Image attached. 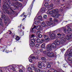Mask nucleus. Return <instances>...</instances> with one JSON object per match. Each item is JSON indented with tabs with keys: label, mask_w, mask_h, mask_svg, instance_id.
I'll use <instances>...</instances> for the list:
<instances>
[{
	"label": "nucleus",
	"mask_w": 72,
	"mask_h": 72,
	"mask_svg": "<svg viewBox=\"0 0 72 72\" xmlns=\"http://www.w3.org/2000/svg\"><path fill=\"white\" fill-rule=\"evenodd\" d=\"M4 2V4L3 5V7L8 14L10 13V12L8 10V8H10V11L11 13L14 14V11L13 10V9L15 10V9L13 8H12V7L10 6H14V8H18V7L17 6V5H18L19 6H22V4L17 1L15 2V3H12L13 4L10 0H5Z\"/></svg>",
	"instance_id": "obj_1"
},
{
	"label": "nucleus",
	"mask_w": 72,
	"mask_h": 72,
	"mask_svg": "<svg viewBox=\"0 0 72 72\" xmlns=\"http://www.w3.org/2000/svg\"><path fill=\"white\" fill-rule=\"evenodd\" d=\"M0 13H1L2 15H1V17L0 18V25L2 26L3 27V17L4 19V21L5 23H7V21L6 20V16L3 13V11H0Z\"/></svg>",
	"instance_id": "obj_2"
},
{
	"label": "nucleus",
	"mask_w": 72,
	"mask_h": 72,
	"mask_svg": "<svg viewBox=\"0 0 72 72\" xmlns=\"http://www.w3.org/2000/svg\"><path fill=\"white\" fill-rule=\"evenodd\" d=\"M57 45L55 43H52L51 44H49L47 46V50L49 51H51L52 50V48L56 49Z\"/></svg>",
	"instance_id": "obj_3"
},
{
	"label": "nucleus",
	"mask_w": 72,
	"mask_h": 72,
	"mask_svg": "<svg viewBox=\"0 0 72 72\" xmlns=\"http://www.w3.org/2000/svg\"><path fill=\"white\" fill-rule=\"evenodd\" d=\"M57 35L58 36V38L60 39H61V40H62L63 42L66 43V39L64 38V36H65V34H60V33H58L57 34Z\"/></svg>",
	"instance_id": "obj_4"
},
{
	"label": "nucleus",
	"mask_w": 72,
	"mask_h": 72,
	"mask_svg": "<svg viewBox=\"0 0 72 72\" xmlns=\"http://www.w3.org/2000/svg\"><path fill=\"white\" fill-rule=\"evenodd\" d=\"M7 46L5 45H4L1 48V51H3V52H4V51H5L8 53H9V52H10V51H6V49H7Z\"/></svg>",
	"instance_id": "obj_5"
},
{
	"label": "nucleus",
	"mask_w": 72,
	"mask_h": 72,
	"mask_svg": "<svg viewBox=\"0 0 72 72\" xmlns=\"http://www.w3.org/2000/svg\"><path fill=\"white\" fill-rule=\"evenodd\" d=\"M55 42L57 45H59L60 44H64V43H65L62 40H55Z\"/></svg>",
	"instance_id": "obj_6"
},
{
	"label": "nucleus",
	"mask_w": 72,
	"mask_h": 72,
	"mask_svg": "<svg viewBox=\"0 0 72 72\" xmlns=\"http://www.w3.org/2000/svg\"><path fill=\"white\" fill-rule=\"evenodd\" d=\"M58 9H55L51 11H50L49 14H52L53 13H58Z\"/></svg>",
	"instance_id": "obj_7"
},
{
	"label": "nucleus",
	"mask_w": 72,
	"mask_h": 72,
	"mask_svg": "<svg viewBox=\"0 0 72 72\" xmlns=\"http://www.w3.org/2000/svg\"><path fill=\"white\" fill-rule=\"evenodd\" d=\"M47 55L48 57H51V58H52L53 57H54V53L51 52V53H47Z\"/></svg>",
	"instance_id": "obj_8"
},
{
	"label": "nucleus",
	"mask_w": 72,
	"mask_h": 72,
	"mask_svg": "<svg viewBox=\"0 0 72 72\" xmlns=\"http://www.w3.org/2000/svg\"><path fill=\"white\" fill-rule=\"evenodd\" d=\"M44 37L45 40H46L47 41H49L50 40V38H49L48 35H44Z\"/></svg>",
	"instance_id": "obj_9"
},
{
	"label": "nucleus",
	"mask_w": 72,
	"mask_h": 72,
	"mask_svg": "<svg viewBox=\"0 0 72 72\" xmlns=\"http://www.w3.org/2000/svg\"><path fill=\"white\" fill-rule=\"evenodd\" d=\"M54 6V5L53 4L49 5L48 6V10H51L53 9V6Z\"/></svg>",
	"instance_id": "obj_10"
},
{
	"label": "nucleus",
	"mask_w": 72,
	"mask_h": 72,
	"mask_svg": "<svg viewBox=\"0 0 72 72\" xmlns=\"http://www.w3.org/2000/svg\"><path fill=\"white\" fill-rule=\"evenodd\" d=\"M65 38L66 39L69 40L71 38H72V34H71L69 36H68V35L66 36L65 37Z\"/></svg>",
	"instance_id": "obj_11"
},
{
	"label": "nucleus",
	"mask_w": 72,
	"mask_h": 72,
	"mask_svg": "<svg viewBox=\"0 0 72 72\" xmlns=\"http://www.w3.org/2000/svg\"><path fill=\"white\" fill-rule=\"evenodd\" d=\"M71 29L70 28H69L68 30L64 29V32L65 33H68L69 32V31H70Z\"/></svg>",
	"instance_id": "obj_12"
},
{
	"label": "nucleus",
	"mask_w": 72,
	"mask_h": 72,
	"mask_svg": "<svg viewBox=\"0 0 72 72\" xmlns=\"http://www.w3.org/2000/svg\"><path fill=\"white\" fill-rule=\"evenodd\" d=\"M45 10H46V9H45V8L44 7H43L42 8L40 9V12L41 13H44L45 12Z\"/></svg>",
	"instance_id": "obj_13"
},
{
	"label": "nucleus",
	"mask_w": 72,
	"mask_h": 72,
	"mask_svg": "<svg viewBox=\"0 0 72 72\" xmlns=\"http://www.w3.org/2000/svg\"><path fill=\"white\" fill-rule=\"evenodd\" d=\"M55 37V35L54 33H52L51 34V39H54Z\"/></svg>",
	"instance_id": "obj_14"
},
{
	"label": "nucleus",
	"mask_w": 72,
	"mask_h": 72,
	"mask_svg": "<svg viewBox=\"0 0 72 72\" xmlns=\"http://www.w3.org/2000/svg\"><path fill=\"white\" fill-rule=\"evenodd\" d=\"M46 24L48 26H51L53 24V23L52 22H50L48 21H47L46 22Z\"/></svg>",
	"instance_id": "obj_15"
},
{
	"label": "nucleus",
	"mask_w": 72,
	"mask_h": 72,
	"mask_svg": "<svg viewBox=\"0 0 72 72\" xmlns=\"http://www.w3.org/2000/svg\"><path fill=\"white\" fill-rule=\"evenodd\" d=\"M41 25L42 27H48V25L47 24H45L44 22H42Z\"/></svg>",
	"instance_id": "obj_16"
},
{
	"label": "nucleus",
	"mask_w": 72,
	"mask_h": 72,
	"mask_svg": "<svg viewBox=\"0 0 72 72\" xmlns=\"http://www.w3.org/2000/svg\"><path fill=\"white\" fill-rule=\"evenodd\" d=\"M35 64H33L31 65V69L32 70H34L35 69Z\"/></svg>",
	"instance_id": "obj_17"
},
{
	"label": "nucleus",
	"mask_w": 72,
	"mask_h": 72,
	"mask_svg": "<svg viewBox=\"0 0 72 72\" xmlns=\"http://www.w3.org/2000/svg\"><path fill=\"white\" fill-rule=\"evenodd\" d=\"M42 17H41V16H39L37 17V18L38 19L40 20V22H41V21H42V22H43V21H44V20H41V19H42Z\"/></svg>",
	"instance_id": "obj_18"
},
{
	"label": "nucleus",
	"mask_w": 72,
	"mask_h": 72,
	"mask_svg": "<svg viewBox=\"0 0 72 72\" xmlns=\"http://www.w3.org/2000/svg\"><path fill=\"white\" fill-rule=\"evenodd\" d=\"M35 72H41V70L39 69L36 68L35 70Z\"/></svg>",
	"instance_id": "obj_19"
},
{
	"label": "nucleus",
	"mask_w": 72,
	"mask_h": 72,
	"mask_svg": "<svg viewBox=\"0 0 72 72\" xmlns=\"http://www.w3.org/2000/svg\"><path fill=\"white\" fill-rule=\"evenodd\" d=\"M38 27L39 30H42L43 29V28L40 25L38 26Z\"/></svg>",
	"instance_id": "obj_20"
},
{
	"label": "nucleus",
	"mask_w": 72,
	"mask_h": 72,
	"mask_svg": "<svg viewBox=\"0 0 72 72\" xmlns=\"http://www.w3.org/2000/svg\"><path fill=\"white\" fill-rule=\"evenodd\" d=\"M45 43H43L41 45V48H44V49L45 48Z\"/></svg>",
	"instance_id": "obj_21"
},
{
	"label": "nucleus",
	"mask_w": 72,
	"mask_h": 72,
	"mask_svg": "<svg viewBox=\"0 0 72 72\" xmlns=\"http://www.w3.org/2000/svg\"><path fill=\"white\" fill-rule=\"evenodd\" d=\"M68 55L69 56H70V55H72V49L70 50V53H68Z\"/></svg>",
	"instance_id": "obj_22"
},
{
	"label": "nucleus",
	"mask_w": 72,
	"mask_h": 72,
	"mask_svg": "<svg viewBox=\"0 0 72 72\" xmlns=\"http://www.w3.org/2000/svg\"><path fill=\"white\" fill-rule=\"evenodd\" d=\"M68 60H69V61H71V60H72V56H70L68 57Z\"/></svg>",
	"instance_id": "obj_23"
},
{
	"label": "nucleus",
	"mask_w": 72,
	"mask_h": 72,
	"mask_svg": "<svg viewBox=\"0 0 72 72\" xmlns=\"http://www.w3.org/2000/svg\"><path fill=\"white\" fill-rule=\"evenodd\" d=\"M15 39L17 41H18V40H20V38H19V37L18 36H16Z\"/></svg>",
	"instance_id": "obj_24"
},
{
	"label": "nucleus",
	"mask_w": 72,
	"mask_h": 72,
	"mask_svg": "<svg viewBox=\"0 0 72 72\" xmlns=\"http://www.w3.org/2000/svg\"><path fill=\"white\" fill-rule=\"evenodd\" d=\"M41 59L43 61H46V58L45 57H41Z\"/></svg>",
	"instance_id": "obj_25"
},
{
	"label": "nucleus",
	"mask_w": 72,
	"mask_h": 72,
	"mask_svg": "<svg viewBox=\"0 0 72 72\" xmlns=\"http://www.w3.org/2000/svg\"><path fill=\"white\" fill-rule=\"evenodd\" d=\"M39 23H41V22L40 21H36L35 22V24H38Z\"/></svg>",
	"instance_id": "obj_26"
},
{
	"label": "nucleus",
	"mask_w": 72,
	"mask_h": 72,
	"mask_svg": "<svg viewBox=\"0 0 72 72\" xmlns=\"http://www.w3.org/2000/svg\"><path fill=\"white\" fill-rule=\"evenodd\" d=\"M30 58L31 59H35V57L33 55H31Z\"/></svg>",
	"instance_id": "obj_27"
},
{
	"label": "nucleus",
	"mask_w": 72,
	"mask_h": 72,
	"mask_svg": "<svg viewBox=\"0 0 72 72\" xmlns=\"http://www.w3.org/2000/svg\"><path fill=\"white\" fill-rule=\"evenodd\" d=\"M59 16V14H56L54 16V18H58Z\"/></svg>",
	"instance_id": "obj_28"
},
{
	"label": "nucleus",
	"mask_w": 72,
	"mask_h": 72,
	"mask_svg": "<svg viewBox=\"0 0 72 72\" xmlns=\"http://www.w3.org/2000/svg\"><path fill=\"white\" fill-rule=\"evenodd\" d=\"M31 69H31V68L30 67H28V70L30 72H31V71H32Z\"/></svg>",
	"instance_id": "obj_29"
},
{
	"label": "nucleus",
	"mask_w": 72,
	"mask_h": 72,
	"mask_svg": "<svg viewBox=\"0 0 72 72\" xmlns=\"http://www.w3.org/2000/svg\"><path fill=\"white\" fill-rule=\"evenodd\" d=\"M36 41H37V43H40V40L39 39H38Z\"/></svg>",
	"instance_id": "obj_30"
},
{
	"label": "nucleus",
	"mask_w": 72,
	"mask_h": 72,
	"mask_svg": "<svg viewBox=\"0 0 72 72\" xmlns=\"http://www.w3.org/2000/svg\"><path fill=\"white\" fill-rule=\"evenodd\" d=\"M35 45V44H34L30 43V46H32V47H33V46H34Z\"/></svg>",
	"instance_id": "obj_31"
},
{
	"label": "nucleus",
	"mask_w": 72,
	"mask_h": 72,
	"mask_svg": "<svg viewBox=\"0 0 72 72\" xmlns=\"http://www.w3.org/2000/svg\"><path fill=\"white\" fill-rule=\"evenodd\" d=\"M40 31H37L36 33V34L37 35H38L39 34H40Z\"/></svg>",
	"instance_id": "obj_32"
},
{
	"label": "nucleus",
	"mask_w": 72,
	"mask_h": 72,
	"mask_svg": "<svg viewBox=\"0 0 72 72\" xmlns=\"http://www.w3.org/2000/svg\"><path fill=\"white\" fill-rule=\"evenodd\" d=\"M47 66L48 68H50V67H51V66L49 64H47Z\"/></svg>",
	"instance_id": "obj_33"
},
{
	"label": "nucleus",
	"mask_w": 72,
	"mask_h": 72,
	"mask_svg": "<svg viewBox=\"0 0 72 72\" xmlns=\"http://www.w3.org/2000/svg\"><path fill=\"white\" fill-rule=\"evenodd\" d=\"M44 41H45L44 39H41L40 40V42H41V43H42V42H43Z\"/></svg>",
	"instance_id": "obj_34"
},
{
	"label": "nucleus",
	"mask_w": 72,
	"mask_h": 72,
	"mask_svg": "<svg viewBox=\"0 0 72 72\" xmlns=\"http://www.w3.org/2000/svg\"><path fill=\"white\" fill-rule=\"evenodd\" d=\"M30 41L31 42H32L33 43V42H35V40L33 39H30Z\"/></svg>",
	"instance_id": "obj_35"
},
{
	"label": "nucleus",
	"mask_w": 72,
	"mask_h": 72,
	"mask_svg": "<svg viewBox=\"0 0 72 72\" xmlns=\"http://www.w3.org/2000/svg\"><path fill=\"white\" fill-rule=\"evenodd\" d=\"M38 67H39L40 68H42V65H38Z\"/></svg>",
	"instance_id": "obj_36"
},
{
	"label": "nucleus",
	"mask_w": 72,
	"mask_h": 72,
	"mask_svg": "<svg viewBox=\"0 0 72 72\" xmlns=\"http://www.w3.org/2000/svg\"><path fill=\"white\" fill-rule=\"evenodd\" d=\"M34 40H35V41H36V40L38 39L37 37H33Z\"/></svg>",
	"instance_id": "obj_37"
},
{
	"label": "nucleus",
	"mask_w": 72,
	"mask_h": 72,
	"mask_svg": "<svg viewBox=\"0 0 72 72\" xmlns=\"http://www.w3.org/2000/svg\"><path fill=\"white\" fill-rule=\"evenodd\" d=\"M48 5H49L48 3H46L44 4V5L45 6H48Z\"/></svg>",
	"instance_id": "obj_38"
},
{
	"label": "nucleus",
	"mask_w": 72,
	"mask_h": 72,
	"mask_svg": "<svg viewBox=\"0 0 72 72\" xmlns=\"http://www.w3.org/2000/svg\"><path fill=\"white\" fill-rule=\"evenodd\" d=\"M32 32H33L34 33H35V32H36V30H33V29H32Z\"/></svg>",
	"instance_id": "obj_39"
},
{
	"label": "nucleus",
	"mask_w": 72,
	"mask_h": 72,
	"mask_svg": "<svg viewBox=\"0 0 72 72\" xmlns=\"http://www.w3.org/2000/svg\"><path fill=\"white\" fill-rule=\"evenodd\" d=\"M38 37H39V38H41L42 37V35L41 34H39L38 35Z\"/></svg>",
	"instance_id": "obj_40"
},
{
	"label": "nucleus",
	"mask_w": 72,
	"mask_h": 72,
	"mask_svg": "<svg viewBox=\"0 0 72 72\" xmlns=\"http://www.w3.org/2000/svg\"><path fill=\"white\" fill-rule=\"evenodd\" d=\"M42 62H40L38 63V65H42Z\"/></svg>",
	"instance_id": "obj_41"
},
{
	"label": "nucleus",
	"mask_w": 72,
	"mask_h": 72,
	"mask_svg": "<svg viewBox=\"0 0 72 72\" xmlns=\"http://www.w3.org/2000/svg\"><path fill=\"white\" fill-rule=\"evenodd\" d=\"M24 13H23V14L21 15V17H22V16H23V17H26V15H24Z\"/></svg>",
	"instance_id": "obj_42"
},
{
	"label": "nucleus",
	"mask_w": 72,
	"mask_h": 72,
	"mask_svg": "<svg viewBox=\"0 0 72 72\" xmlns=\"http://www.w3.org/2000/svg\"><path fill=\"white\" fill-rule=\"evenodd\" d=\"M20 34L21 36H23V35H24V33L23 32H20Z\"/></svg>",
	"instance_id": "obj_43"
},
{
	"label": "nucleus",
	"mask_w": 72,
	"mask_h": 72,
	"mask_svg": "<svg viewBox=\"0 0 72 72\" xmlns=\"http://www.w3.org/2000/svg\"><path fill=\"white\" fill-rule=\"evenodd\" d=\"M42 65L43 67H46V65L45 64H44V63H43L42 64Z\"/></svg>",
	"instance_id": "obj_44"
},
{
	"label": "nucleus",
	"mask_w": 72,
	"mask_h": 72,
	"mask_svg": "<svg viewBox=\"0 0 72 72\" xmlns=\"http://www.w3.org/2000/svg\"><path fill=\"white\" fill-rule=\"evenodd\" d=\"M43 18H45V19H46V18H47V15H45L43 16Z\"/></svg>",
	"instance_id": "obj_45"
},
{
	"label": "nucleus",
	"mask_w": 72,
	"mask_h": 72,
	"mask_svg": "<svg viewBox=\"0 0 72 72\" xmlns=\"http://www.w3.org/2000/svg\"><path fill=\"white\" fill-rule=\"evenodd\" d=\"M54 20V21H55V22H58V20L57 19H55Z\"/></svg>",
	"instance_id": "obj_46"
},
{
	"label": "nucleus",
	"mask_w": 72,
	"mask_h": 72,
	"mask_svg": "<svg viewBox=\"0 0 72 72\" xmlns=\"http://www.w3.org/2000/svg\"><path fill=\"white\" fill-rule=\"evenodd\" d=\"M34 26V27L32 28V29H34L35 28H36V26H35L34 25H33V26Z\"/></svg>",
	"instance_id": "obj_47"
},
{
	"label": "nucleus",
	"mask_w": 72,
	"mask_h": 72,
	"mask_svg": "<svg viewBox=\"0 0 72 72\" xmlns=\"http://www.w3.org/2000/svg\"><path fill=\"white\" fill-rule=\"evenodd\" d=\"M22 69L23 70H25V68H24V66H22Z\"/></svg>",
	"instance_id": "obj_48"
},
{
	"label": "nucleus",
	"mask_w": 72,
	"mask_h": 72,
	"mask_svg": "<svg viewBox=\"0 0 72 72\" xmlns=\"http://www.w3.org/2000/svg\"><path fill=\"white\" fill-rule=\"evenodd\" d=\"M49 0H44V1H45L46 2H49Z\"/></svg>",
	"instance_id": "obj_49"
},
{
	"label": "nucleus",
	"mask_w": 72,
	"mask_h": 72,
	"mask_svg": "<svg viewBox=\"0 0 72 72\" xmlns=\"http://www.w3.org/2000/svg\"><path fill=\"white\" fill-rule=\"evenodd\" d=\"M35 46L37 48H38V47H39V44H36Z\"/></svg>",
	"instance_id": "obj_50"
},
{
	"label": "nucleus",
	"mask_w": 72,
	"mask_h": 72,
	"mask_svg": "<svg viewBox=\"0 0 72 72\" xmlns=\"http://www.w3.org/2000/svg\"><path fill=\"white\" fill-rule=\"evenodd\" d=\"M29 61L30 62H32V59H30L29 60Z\"/></svg>",
	"instance_id": "obj_51"
},
{
	"label": "nucleus",
	"mask_w": 72,
	"mask_h": 72,
	"mask_svg": "<svg viewBox=\"0 0 72 72\" xmlns=\"http://www.w3.org/2000/svg\"><path fill=\"white\" fill-rule=\"evenodd\" d=\"M49 10H48V11L47 12H46V13H47V14H49V12H50V11H49Z\"/></svg>",
	"instance_id": "obj_52"
},
{
	"label": "nucleus",
	"mask_w": 72,
	"mask_h": 72,
	"mask_svg": "<svg viewBox=\"0 0 72 72\" xmlns=\"http://www.w3.org/2000/svg\"><path fill=\"white\" fill-rule=\"evenodd\" d=\"M35 35H31V38L33 37H34Z\"/></svg>",
	"instance_id": "obj_53"
},
{
	"label": "nucleus",
	"mask_w": 72,
	"mask_h": 72,
	"mask_svg": "<svg viewBox=\"0 0 72 72\" xmlns=\"http://www.w3.org/2000/svg\"><path fill=\"white\" fill-rule=\"evenodd\" d=\"M19 72H23V70L22 69H20L19 70Z\"/></svg>",
	"instance_id": "obj_54"
},
{
	"label": "nucleus",
	"mask_w": 72,
	"mask_h": 72,
	"mask_svg": "<svg viewBox=\"0 0 72 72\" xmlns=\"http://www.w3.org/2000/svg\"><path fill=\"white\" fill-rule=\"evenodd\" d=\"M49 19H50V21H52V18H49Z\"/></svg>",
	"instance_id": "obj_55"
},
{
	"label": "nucleus",
	"mask_w": 72,
	"mask_h": 72,
	"mask_svg": "<svg viewBox=\"0 0 72 72\" xmlns=\"http://www.w3.org/2000/svg\"><path fill=\"white\" fill-rule=\"evenodd\" d=\"M43 49H40V51H41V52H43Z\"/></svg>",
	"instance_id": "obj_56"
},
{
	"label": "nucleus",
	"mask_w": 72,
	"mask_h": 72,
	"mask_svg": "<svg viewBox=\"0 0 72 72\" xmlns=\"http://www.w3.org/2000/svg\"><path fill=\"white\" fill-rule=\"evenodd\" d=\"M12 69L14 71H15V69L14 68H12Z\"/></svg>",
	"instance_id": "obj_57"
},
{
	"label": "nucleus",
	"mask_w": 72,
	"mask_h": 72,
	"mask_svg": "<svg viewBox=\"0 0 72 72\" xmlns=\"http://www.w3.org/2000/svg\"><path fill=\"white\" fill-rule=\"evenodd\" d=\"M60 11H61L62 12V11H63V10H62V9H60Z\"/></svg>",
	"instance_id": "obj_58"
},
{
	"label": "nucleus",
	"mask_w": 72,
	"mask_h": 72,
	"mask_svg": "<svg viewBox=\"0 0 72 72\" xmlns=\"http://www.w3.org/2000/svg\"><path fill=\"white\" fill-rule=\"evenodd\" d=\"M6 36L7 37H9V35H6Z\"/></svg>",
	"instance_id": "obj_59"
},
{
	"label": "nucleus",
	"mask_w": 72,
	"mask_h": 72,
	"mask_svg": "<svg viewBox=\"0 0 72 72\" xmlns=\"http://www.w3.org/2000/svg\"><path fill=\"white\" fill-rule=\"evenodd\" d=\"M41 72H46L45 71H41Z\"/></svg>",
	"instance_id": "obj_60"
},
{
	"label": "nucleus",
	"mask_w": 72,
	"mask_h": 72,
	"mask_svg": "<svg viewBox=\"0 0 72 72\" xmlns=\"http://www.w3.org/2000/svg\"><path fill=\"white\" fill-rule=\"evenodd\" d=\"M12 32H10V33H9V34L10 35H11V34H12Z\"/></svg>",
	"instance_id": "obj_61"
},
{
	"label": "nucleus",
	"mask_w": 72,
	"mask_h": 72,
	"mask_svg": "<svg viewBox=\"0 0 72 72\" xmlns=\"http://www.w3.org/2000/svg\"><path fill=\"white\" fill-rule=\"evenodd\" d=\"M22 29L23 30H24V26L23 27H22Z\"/></svg>",
	"instance_id": "obj_62"
},
{
	"label": "nucleus",
	"mask_w": 72,
	"mask_h": 72,
	"mask_svg": "<svg viewBox=\"0 0 72 72\" xmlns=\"http://www.w3.org/2000/svg\"><path fill=\"white\" fill-rule=\"evenodd\" d=\"M11 66V65H10L9 66H8V67H10Z\"/></svg>",
	"instance_id": "obj_63"
},
{
	"label": "nucleus",
	"mask_w": 72,
	"mask_h": 72,
	"mask_svg": "<svg viewBox=\"0 0 72 72\" xmlns=\"http://www.w3.org/2000/svg\"><path fill=\"white\" fill-rule=\"evenodd\" d=\"M0 72H3V71L1 70H0Z\"/></svg>",
	"instance_id": "obj_64"
}]
</instances>
